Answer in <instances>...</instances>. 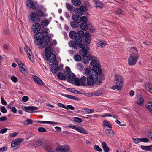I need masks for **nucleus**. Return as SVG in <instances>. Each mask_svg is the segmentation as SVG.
I'll return each mask as SVG.
<instances>
[{
    "instance_id": "1",
    "label": "nucleus",
    "mask_w": 152,
    "mask_h": 152,
    "mask_svg": "<svg viewBox=\"0 0 152 152\" xmlns=\"http://www.w3.org/2000/svg\"><path fill=\"white\" fill-rule=\"evenodd\" d=\"M91 71L89 76L87 77L86 83L90 86H93L95 83L96 85H100L102 83V80L104 79L101 69L94 66Z\"/></svg>"
},
{
    "instance_id": "2",
    "label": "nucleus",
    "mask_w": 152,
    "mask_h": 152,
    "mask_svg": "<svg viewBox=\"0 0 152 152\" xmlns=\"http://www.w3.org/2000/svg\"><path fill=\"white\" fill-rule=\"evenodd\" d=\"M64 74L59 72L57 75V77L59 79L61 80H65L66 77L68 78V80L70 81H72L75 79V75L74 73L71 72L70 68L67 66L65 67V70L64 72Z\"/></svg>"
},
{
    "instance_id": "3",
    "label": "nucleus",
    "mask_w": 152,
    "mask_h": 152,
    "mask_svg": "<svg viewBox=\"0 0 152 152\" xmlns=\"http://www.w3.org/2000/svg\"><path fill=\"white\" fill-rule=\"evenodd\" d=\"M50 38L49 36L47 35H44L43 33L41 32L36 33L34 35V38L36 40H42V42L44 43L42 44L41 48L46 47L50 42Z\"/></svg>"
},
{
    "instance_id": "4",
    "label": "nucleus",
    "mask_w": 152,
    "mask_h": 152,
    "mask_svg": "<svg viewBox=\"0 0 152 152\" xmlns=\"http://www.w3.org/2000/svg\"><path fill=\"white\" fill-rule=\"evenodd\" d=\"M131 48L133 50L132 53L130 55L129 58L128 64L129 65L133 66L135 65L139 59V53H138L137 50L135 47H132Z\"/></svg>"
},
{
    "instance_id": "5",
    "label": "nucleus",
    "mask_w": 152,
    "mask_h": 152,
    "mask_svg": "<svg viewBox=\"0 0 152 152\" xmlns=\"http://www.w3.org/2000/svg\"><path fill=\"white\" fill-rule=\"evenodd\" d=\"M87 10V7L85 6H81L78 9L76 8L75 10V13L77 15H72V18L74 21L78 23L80 22L79 16L83 14V12Z\"/></svg>"
},
{
    "instance_id": "6",
    "label": "nucleus",
    "mask_w": 152,
    "mask_h": 152,
    "mask_svg": "<svg viewBox=\"0 0 152 152\" xmlns=\"http://www.w3.org/2000/svg\"><path fill=\"white\" fill-rule=\"evenodd\" d=\"M53 49L50 46H48L45 49V56L46 60L50 63H53L56 59V56L55 54L52 53Z\"/></svg>"
},
{
    "instance_id": "7",
    "label": "nucleus",
    "mask_w": 152,
    "mask_h": 152,
    "mask_svg": "<svg viewBox=\"0 0 152 152\" xmlns=\"http://www.w3.org/2000/svg\"><path fill=\"white\" fill-rule=\"evenodd\" d=\"M74 39L75 42L70 41L69 42L68 44L69 46L72 48L77 49V45H78L80 46V45L82 44V39L81 37L77 36Z\"/></svg>"
},
{
    "instance_id": "8",
    "label": "nucleus",
    "mask_w": 152,
    "mask_h": 152,
    "mask_svg": "<svg viewBox=\"0 0 152 152\" xmlns=\"http://www.w3.org/2000/svg\"><path fill=\"white\" fill-rule=\"evenodd\" d=\"M79 47L82 49L79 51L80 54L83 56H86L87 54L88 50H89V47L84 44H81L80 45Z\"/></svg>"
},
{
    "instance_id": "9",
    "label": "nucleus",
    "mask_w": 152,
    "mask_h": 152,
    "mask_svg": "<svg viewBox=\"0 0 152 152\" xmlns=\"http://www.w3.org/2000/svg\"><path fill=\"white\" fill-rule=\"evenodd\" d=\"M70 150L69 146L65 145L64 146L59 145L56 148V152H67Z\"/></svg>"
},
{
    "instance_id": "10",
    "label": "nucleus",
    "mask_w": 152,
    "mask_h": 152,
    "mask_svg": "<svg viewBox=\"0 0 152 152\" xmlns=\"http://www.w3.org/2000/svg\"><path fill=\"white\" fill-rule=\"evenodd\" d=\"M90 59H91L92 61L90 62L91 64L93 66V68L94 67H99L100 64L99 61L96 60V58L94 56L90 55L89 56Z\"/></svg>"
},
{
    "instance_id": "11",
    "label": "nucleus",
    "mask_w": 152,
    "mask_h": 152,
    "mask_svg": "<svg viewBox=\"0 0 152 152\" xmlns=\"http://www.w3.org/2000/svg\"><path fill=\"white\" fill-rule=\"evenodd\" d=\"M30 18L32 21L34 23H39L40 21V18L38 14L34 12H32L31 14Z\"/></svg>"
},
{
    "instance_id": "12",
    "label": "nucleus",
    "mask_w": 152,
    "mask_h": 152,
    "mask_svg": "<svg viewBox=\"0 0 152 152\" xmlns=\"http://www.w3.org/2000/svg\"><path fill=\"white\" fill-rule=\"evenodd\" d=\"M24 139L22 138H18L12 140L11 143V146L12 147H15L20 144L23 141Z\"/></svg>"
},
{
    "instance_id": "13",
    "label": "nucleus",
    "mask_w": 152,
    "mask_h": 152,
    "mask_svg": "<svg viewBox=\"0 0 152 152\" xmlns=\"http://www.w3.org/2000/svg\"><path fill=\"white\" fill-rule=\"evenodd\" d=\"M70 127L72 129L77 130L80 133H87L86 130L80 126L78 125H72Z\"/></svg>"
},
{
    "instance_id": "14",
    "label": "nucleus",
    "mask_w": 152,
    "mask_h": 152,
    "mask_svg": "<svg viewBox=\"0 0 152 152\" xmlns=\"http://www.w3.org/2000/svg\"><path fill=\"white\" fill-rule=\"evenodd\" d=\"M58 62L56 61L50 65V70L53 73H56L58 71Z\"/></svg>"
},
{
    "instance_id": "15",
    "label": "nucleus",
    "mask_w": 152,
    "mask_h": 152,
    "mask_svg": "<svg viewBox=\"0 0 152 152\" xmlns=\"http://www.w3.org/2000/svg\"><path fill=\"white\" fill-rule=\"evenodd\" d=\"M123 78L122 76L119 75H116L115 78V83L121 86L123 85Z\"/></svg>"
},
{
    "instance_id": "16",
    "label": "nucleus",
    "mask_w": 152,
    "mask_h": 152,
    "mask_svg": "<svg viewBox=\"0 0 152 152\" xmlns=\"http://www.w3.org/2000/svg\"><path fill=\"white\" fill-rule=\"evenodd\" d=\"M27 5L30 8H32L34 10L37 9L39 7L38 4L33 3L32 0H27Z\"/></svg>"
},
{
    "instance_id": "17",
    "label": "nucleus",
    "mask_w": 152,
    "mask_h": 152,
    "mask_svg": "<svg viewBox=\"0 0 152 152\" xmlns=\"http://www.w3.org/2000/svg\"><path fill=\"white\" fill-rule=\"evenodd\" d=\"M37 107L34 106H31L24 107L23 110L26 112L33 113L36 112L35 111L33 110H37Z\"/></svg>"
},
{
    "instance_id": "18",
    "label": "nucleus",
    "mask_w": 152,
    "mask_h": 152,
    "mask_svg": "<svg viewBox=\"0 0 152 152\" xmlns=\"http://www.w3.org/2000/svg\"><path fill=\"white\" fill-rule=\"evenodd\" d=\"M32 26V30L34 33L39 31L41 28V26L39 22H36Z\"/></svg>"
},
{
    "instance_id": "19",
    "label": "nucleus",
    "mask_w": 152,
    "mask_h": 152,
    "mask_svg": "<svg viewBox=\"0 0 152 152\" xmlns=\"http://www.w3.org/2000/svg\"><path fill=\"white\" fill-rule=\"evenodd\" d=\"M84 37L85 43L87 44H89L91 41V37L89 34L88 33H86Z\"/></svg>"
},
{
    "instance_id": "20",
    "label": "nucleus",
    "mask_w": 152,
    "mask_h": 152,
    "mask_svg": "<svg viewBox=\"0 0 152 152\" xmlns=\"http://www.w3.org/2000/svg\"><path fill=\"white\" fill-rule=\"evenodd\" d=\"M86 78L84 76H83L80 79V81L81 86H85L86 85Z\"/></svg>"
},
{
    "instance_id": "21",
    "label": "nucleus",
    "mask_w": 152,
    "mask_h": 152,
    "mask_svg": "<svg viewBox=\"0 0 152 152\" xmlns=\"http://www.w3.org/2000/svg\"><path fill=\"white\" fill-rule=\"evenodd\" d=\"M69 36L70 38L72 39H75L77 36V34L74 31H71L69 33Z\"/></svg>"
},
{
    "instance_id": "22",
    "label": "nucleus",
    "mask_w": 152,
    "mask_h": 152,
    "mask_svg": "<svg viewBox=\"0 0 152 152\" xmlns=\"http://www.w3.org/2000/svg\"><path fill=\"white\" fill-rule=\"evenodd\" d=\"M145 88L148 91L152 94V84L148 83L145 84Z\"/></svg>"
},
{
    "instance_id": "23",
    "label": "nucleus",
    "mask_w": 152,
    "mask_h": 152,
    "mask_svg": "<svg viewBox=\"0 0 152 152\" xmlns=\"http://www.w3.org/2000/svg\"><path fill=\"white\" fill-rule=\"evenodd\" d=\"M64 97L69 98L71 99H72L73 100H74L76 101H80V99L78 98V97H75L73 96H72L71 95H69L68 94H65L63 95Z\"/></svg>"
},
{
    "instance_id": "24",
    "label": "nucleus",
    "mask_w": 152,
    "mask_h": 152,
    "mask_svg": "<svg viewBox=\"0 0 152 152\" xmlns=\"http://www.w3.org/2000/svg\"><path fill=\"white\" fill-rule=\"evenodd\" d=\"M34 80L38 85H43V82L40 79L36 76L34 77Z\"/></svg>"
},
{
    "instance_id": "25",
    "label": "nucleus",
    "mask_w": 152,
    "mask_h": 152,
    "mask_svg": "<svg viewBox=\"0 0 152 152\" xmlns=\"http://www.w3.org/2000/svg\"><path fill=\"white\" fill-rule=\"evenodd\" d=\"M93 1L96 4L95 7L96 8L100 7L102 8V3L101 1L99 0H93Z\"/></svg>"
},
{
    "instance_id": "26",
    "label": "nucleus",
    "mask_w": 152,
    "mask_h": 152,
    "mask_svg": "<svg viewBox=\"0 0 152 152\" xmlns=\"http://www.w3.org/2000/svg\"><path fill=\"white\" fill-rule=\"evenodd\" d=\"M103 126H107L109 128H112V125L110 122L106 120L103 121Z\"/></svg>"
},
{
    "instance_id": "27",
    "label": "nucleus",
    "mask_w": 152,
    "mask_h": 152,
    "mask_svg": "<svg viewBox=\"0 0 152 152\" xmlns=\"http://www.w3.org/2000/svg\"><path fill=\"white\" fill-rule=\"evenodd\" d=\"M66 6L69 11H70L72 12L73 11L74 7L71 5L69 3H66Z\"/></svg>"
},
{
    "instance_id": "28",
    "label": "nucleus",
    "mask_w": 152,
    "mask_h": 152,
    "mask_svg": "<svg viewBox=\"0 0 152 152\" xmlns=\"http://www.w3.org/2000/svg\"><path fill=\"white\" fill-rule=\"evenodd\" d=\"M140 148L142 149L145 151H151L152 150V145L149 146L141 145Z\"/></svg>"
},
{
    "instance_id": "29",
    "label": "nucleus",
    "mask_w": 152,
    "mask_h": 152,
    "mask_svg": "<svg viewBox=\"0 0 152 152\" xmlns=\"http://www.w3.org/2000/svg\"><path fill=\"white\" fill-rule=\"evenodd\" d=\"M80 27L81 29L83 30H86L88 28V26L86 23H81Z\"/></svg>"
},
{
    "instance_id": "30",
    "label": "nucleus",
    "mask_w": 152,
    "mask_h": 152,
    "mask_svg": "<svg viewBox=\"0 0 152 152\" xmlns=\"http://www.w3.org/2000/svg\"><path fill=\"white\" fill-rule=\"evenodd\" d=\"M50 23L49 21L46 19L44 20L41 22V25L42 27H44L46 26Z\"/></svg>"
},
{
    "instance_id": "31",
    "label": "nucleus",
    "mask_w": 152,
    "mask_h": 152,
    "mask_svg": "<svg viewBox=\"0 0 152 152\" xmlns=\"http://www.w3.org/2000/svg\"><path fill=\"white\" fill-rule=\"evenodd\" d=\"M71 2L73 5L77 6H79L81 4L80 0H71Z\"/></svg>"
},
{
    "instance_id": "32",
    "label": "nucleus",
    "mask_w": 152,
    "mask_h": 152,
    "mask_svg": "<svg viewBox=\"0 0 152 152\" xmlns=\"http://www.w3.org/2000/svg\"><path fill=\"white\" fill-rule=\"evenodd\" d=\"M90 60L89 56H85L83 57L82 61L83 63L86 64L89 62Z\"/></svg>"
},
{
    "instance_id": "33",
    "label": "nucleus",
    "mask_w": 152,
    "mask_h": 152,
    "mask_svg": "<svg viewBox=\"0 0 152 152\" xmlns=\"http://www.w3.org/2000/svg\"><path fill=\"white\" fill-rule=\"evenodd\" d=\"M122 86L116 85L112 86L111 88L113 90L117 89L118 90L121 91L122 90Z\"/></svg>"
},
{
    "instance_id": "34",
    "label": "nucleus",
    "mask_w": 152,
    "mask_h": 152,
    "mask_svg": "<svg viewBox=\"0 0 152 152\" xmlns=\"http://www.w3.org/2000/svg\"><path fill=\"white\" fill-rule=\"evenodd\" d=\"M93 69V67H92V69L90 70H89L88 69V68H85L84 69V70H83V74L84 75H88L89 76L90 73L91 72H90L91 71V70Z\"/></svg>"
},
{
    "instance_id": "35",
    "label": "nucleus",
    "mask_w": 152,
    "mask_h": 152,
    "mask_svg": "<svg viewBox=\"0 0 152 152\" xmlns=\"http://www.w3.org/2000/svg\"><path fill=\"white\" fill-rule=\"evenodd\" d=\"M33 123V121L31 119H28L25 120L23 122V124L24 125H28Z\"/></svg>"
},
{
    "instance_id": "36",
    "label": "nucleus",
    "mask_w": 152,
    "mask_h": 152,
    "mask_svg": "<svg viewBox=\"0 0 152 152\" xmlns=\"http://www.w3.org/2000/svg\"><path fill=\"white\" fill-rule=\"evenodd\" d=\"M147 109L149 111H152V102H149L145 104Z\"/></svg>"
},
{
    "instance_id": "37",
    "label": "nucleus",
    "mask_w": 152,
    "mask_h": 152,
    "mask_svg": "<svg viewBox=\"0 0 152 152\" xmlns=\"http://www.w3.org/2000/svg\"><path fill=\"white\" fill-rule=\"evenodd\" d=\"M77 23L76 22L72 21L70 22V24L72 28H75L77 27Z\"/></svg>"
},
{
    "instance_id": "38",
    "label": "nucleus",
    "mask_w": 152,
    "mask_h": 152,
    "mask_svg": "<svg viewBox=\"0 0 152 152\" xmlns=\"http://www.w3.org/2000/svg\"><path fill=\"white\" fill-rule=\"evenodd\" d=\"M37 122L38 123L48 124H54L56 123H55V122H52V121H37Z\"/></svg>"
},
{
    "instance_id": "39",
    "label": "nucleus",
    "mask_w": 152,
    "mask_h": 152,
    "mask_svg": "<svg viewBox=\"0 0 152 152\" xmlns=\"http://www.w3.org/2000/svg\"><path fill=\"white\" fill-rule=\"evenodd\" d=\"M82 110H85L86 112L88 114L93 113L94 112V109H89L88 108H83Z\"/></svg>"
},
{
    "instance_id": "40",
    "label": "nucleus",
    "mask_w": 152,
    "mask_h": 152,
    "mask_svg": "<svg viewBox=\"0 0 152 152\" xmlns=\"http://www.w3.org/2000/svg\"><path fill=\"white\" fill-rule=\"evenodd\" d=\"M80 20L82 21V23H86L88 21L87 18L85 16H83L80 18Z\"/></svg>"
},
{
    "instance_id": "41",
    "label": "nucleus",
    "mask_w": 152,
    "mask_h": 152,
    "mask_svg": "<svg viewBox=\"0 0 152 152\" xmlns=\"http://www.w3.org/2000/svg\"><path fill=\"white\" fill-rule=\"evenodd\" d=\"M77 34V36H80L81 37L83 38L84 37L85 34L83 31L80 30L78 31Z\"/></svg>"
},
{
    "instance_id": "42",
    "label": "nucleus",
    "mask_w": 152,
    "mask_h": 152,
    "mask_svg": "<svg viewBox=\"0 0 152 152\" xmlns=\"http://www.w3.org/2000/svg\"><path fill=\"white\" fill-rule=\"evenodd\" d=\"M43 143L42 141H39L35 142L34 144V145L35 147L39 146L42 145Z\"/></svg>"
},
{
    "instance_id": "43",
    "label": "nucleus",
    "mask_w": 152,
    "mask_h": 152,
    "mask_svg": "<svg viewBox=\"0 0 152 152\" xmlns=\"http://www.w3.org/2000/svg\"><path fill=\"white\" fill-rule=\"evenodd\" d=\"M74 59L77 61H79L81 60V57L80 55H76L74 57Z\"/></svg>"
},
{
    "instance_id": "44",
    "label": "nucleus",
    "mask_w": 152,
    "mask_h": 152,
    "mask_svg": "<svg viewBox=\"0 0 152 152\" xmlns=\"http://www.w3.org/2000/svg\"><path fill=\"white\" fill-rule=\"evenodd\" d=\"M106 44L102 42H99L97 44V46L98 47L103 48L105 46Z\"/></svg>"
},
{
    "instance_id": "45",
    "label": "nucleus",
    "mask_w": 152,
    "mask_h": 152,
    "mask_svg": "<svg viewBox=\"0 0 152 152\" xmlns=\"http://www.w3.org/2000/svg\"><path fill=\"white\" fill-rule=\"evenodd\" d=\"M34 42L35 43H36L37 45H40V46H39L40 48L42 49L43 48H45V47H44L43 48H41V45H42V43H44L43 42H42V40L41 41H38V40H36V41H35Z\"/></svg>"
},
{
    "instance_id": "46",
    "label": "nucleus",
    "mask_w": 152,
    "mask_h": 152,
    "mask_svg": "<svg viewBox=\"0 0 152 152\" xmlns=\"http://www.w3.org/2000/svg\"><path fill=\"white\" fill-rule=\"evenodd\" d=\"M0 111L3 113H5L7 112V110L5 107L4 106H2L0 107Z\"/></svg>"
},
{
    "instance_id": "47",
    "label": "nucleus",
    "mask_w": 152,
    "mask_h": 152,
    "mask_svg": "<svg viewBox=\"0 0 152 152\" xmlns=\"http://www.w3.org/2000/svg\"><path fill=\"white\" fill-rule=\"evenodd\" d=\"M74 120L75 122L78 123H81L83 121L82 120L81 118L76 117L74 118Z\"/></svg>"
},
{
    "instance_id": "48",
    "label": "nucleus",
    "mask_w": 152,
    "mask_h": 152,
    "mask_svg": "<svg viewBox=\"0 0 152 152\" xmlns=\"http://www.w3.org/2000/svg\"><path fill=\"white\" fill-rule=\"evenodd\" d=\"M65 109L67 110L70 109L71 110H73L75 109V108L73 106L71 105H66V106L65 105Z\"/></svg>"
},
{
    "instance_id": "49",
    "label": "nucleus",
    "mask_w": 152,
    "mask_h": 152,
    "mask_svg": "<svg viewBox=\"0 0 152 152\" xmlns=\"http://www.w3.org/2000/svg\"><path fill=\"white\" fill-rule=\"evenodd\" d=\"M133 140L134 142L136 144H137L140 141V138H133Z\"/></svg>"
},
{
    "instance_id": "50",
    "label": "nucleus",
    "mask_w": 152,
    "mask_h": 152,
    "mask_svg": "<svg viewBox=\"0 0 152 152\" xmlns=\"http://www.w3.org/2000/svg\"><path fill=\"white\" fill-rule=\"evenodd\" d=\"M94 148L95 150L98 151L102 152V150L98 145H95L94 146Z\"/></svg>"
},
{
    "instance_id": "51",
    "label": "nucleus",
    "mask_w": 152,
    "mask_h": 152,
    "mask_svg": "<svg viewBox=\"0 0 152 152\" xmlns=\"http://www.w3.org/2000/svg\"><path fill=\"white\" fill-rule=\"evenodd\" d=\"M23 66H20L19 67V70L23 74H25L26 73L25 69L23 67Z\"/></svg>"
},
{
    "instance_id": "52",
    "label": "nucleus",
    "mask_w": 152,
    "mask_h": 152,
    "mask_svg": "<svg viewBox=\"0 0 152 152\" xmlns=\"http://www.w3.org/2000/svg\"><path fill=\"white\" fill-rule=\"evenodd\" d=\"M77 68L80 70H81L83 68V66L81 64L79 63L77 65Z\"/></svg>"
},
{
    "instance_id": "53",
    "label": "nucleus",
    "mask_w": 152,
    "mask_h": 152,
    "mask_svg": "<svg viewBox=\"0 0 152 152\" xmlns=\"http://www.w3.org/2000/svg\"><path fill=\"white\" fill-rule=\"evenodd\" d=\"M38 130L40 132H45L46 131V129L43 127L39 128Z\"/></svg>"
},
{
    "instance_id": "54",
    "label": "nucleus",
    "mask_w": 152,
    "mask_h": 152,
    "mask_svg": "<svg viewBox=\"0 0 152 152\" xmlns=\"http://www.w3.org/2000/svg\"><path fill=\"white\" fill-rule=\"evenodd\" d=\"M1 103L4 105H6L7 104L6 101L4 100V98L3 97L1 96Z\"/></svg>"
},
{
    "instance_id": "55",
    "label": "nucleus",
    "mask_w": 152,
    "mask_h": 152,
    "mask_svg": "<svg viewBox=\"0 0 152 152\" xmlns=\"http://www.w3.org/2000/svg\"><path fill=\"white\" fill-rule=\"evenodd\" d=\"M29 98L28 96H23L22 98V100L23 101L26 102L29 100Z\"/></svg>"
},
{
    "instance_id": "56",
    "label": "nucleus",
    "mask_w": 152,
    "mask_h": 152,
    "mask_svg": "<svg viewBox=\"0 0 152 152\" xmlns=\"http://www.w3.org/2000/svg\"><path fill=\"white\" fill-rule=\"evenodd\" d=\"M11 79L13 82L15 83H16L18 81L17 78L15 76H12L11 77Z\"/></svg>"
},
{
    "instance_id": "57",
    "label": "nucleus",
    "mask_w": 152,
    "mask_h": 152,
    "mask_svg": "<svg viewBox=\"0 0 152 152\" xmlns=\"http://www.w3.org/2000/svg\"><path fill=\"white\" fill-rule=\"evenodd\" d=\"M149 141V139L146 138H140V141L144 142H148Z\"/></svg>"
},
{
    "instance_id": "58",
    "label": "nucleus",
    "mask_w": 152,
    "mask_h": 152,
    "mask_svg": "<svg viewBox=\"0 0 152 152\" xmlns=\"http://www.w3.org/2000/svg\"><path fill=\"white\" fill-rule=\"evenodd\" d=\"M144 100L143 98H140L137 102V103L138 104H141L143 102Z\"/></svg>"
},
{
    "instance_id": "59",
    "label": "nucleus",
    "mask_w": 152,
    "mask_h": 152,
    "mask_svg": "<svg viewBox=\"0 0 152 152\" xmlns=\"http://www.w3.org/2000/svg\"><path fill=\"white\" fill-rule=\"evenodd\" d=\"M24 49L26 52L27 53L31 52V50L28 46H25L24 48Z\"/></svg>"
},
{
    "instance_id": "60",
    "label": "nucleus",
    "mask_w": 152,
    "mask_h": 152,
    "mask_svg": "<svg viewBox=\"0 0 152 152\" xmlns=\"http://www.w3.org/2000/svg\"><path fill=\"white\" fill-rule=\"evenodd\" d=\"M105 132L106 133H114L113 131L110 129H105Z\"/></svg>"
},
{
    "instance_id": "61",
    "label": "nucleus",
    "mask_w": 152,
    "mask_h": 152,
    "mask_svg": "<svg viewBox=\"0 0 152 152\" xmlns=\"http://www.w3.org/2000/svg\"><path fill=\"white\" fill-rule=\"evenodd\" d=\"M38 15L39 16V17H42L43 15V12L41 10H39L38 11Z\"/></svg>"
},
{
    "instance_id": "62",
    "label": "nucleus",
    "mask_w": 152,
    "mask_h": 152,
    "mask_svg": "<svg viewBox=\"0 0 152 152\" xmlns=\"http://www.w3.org/2000/svg\"><path fill=\"white\" fill-rule=\"evenodd\" d=\"M75 84L77 86H80L81 85L80 81L79 80H75Z\"/></svg>"
},
{
    "instance_id": "63",
    "label": "nucleus",
    "mask_w": 152,
    "mask_h": 152,
    "mask_svg": "<svg viewBox=\"0 0 152 152\" xmlns=\"http://www.w3.org/2000/svg\"><path fill=\"white\" fill-rule=\"evenodd\" d=\"M7 118L6 116H2L0 117V121L3 122L7 120Z\"/></svg>"
},
{
    "instance_id": "64",
    "label": "nucleus",
    "mask_w": 152,
    "mask_h": 152,
    "mask_svg": "<svg viewBox=\"0 0 152 152\" xmlns=\"http://www.w3.org/2000/svg\"><path fill=\"white\" fill-rule=\"evenodd\" d=\"M7 148L6 147H3L0 148V152H3L6 151L7 150Z\"/></svg>"
}]
</instances>
